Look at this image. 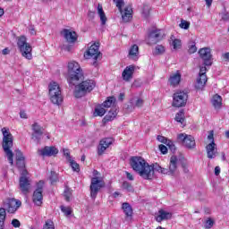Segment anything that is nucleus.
<instances>
[{
	"label": "nucleus",
	"instance_id": "63",
	"mask_svg": "<svg viewBox=\"0 0 229 229\" xmlns=\"http://www.w3.org/2000/svg\"><path fill=\"white\" fill-rule=\"evenodd\" d=\"M208 139V140H211V142H214V132L213 131L209 132Z\"/></svg>",
	"mask_w": 229,
	"mask_h": 229
},
{
	"label": "nucleus",
	"instance_id": "40",
	"mask_svg": "<svg viewBox=\"0 0 229 229\" xmlns=\"http://www.w3.org/2000/svg\"><path fill=\"white\" fill-rule=\"evenodd\" d=\"M165 48L164 47V46L157 45L155 47L154 55H162L163 53H165Z\"/></svg>",
	"mask_w": 229,
	"mask_h": 229
},
{
	"label": "nucleus",
	"instance_id": "48",
	"mask_svg": "<svg viewBox=\"0 0 229 229\" xmlns=\"http://www.w3.org/2000/svg\"><path fill=\"white\" fill-rule=\"evenodd\" d=\"M142 13L145 17H148V15H149V5L143 4Z\"/></svg>",
	"mask_w": 229,
	"mask_h": 229
},
{
	"label": "nucleus",
	"instance_id": "33",
	"mask_svg": "<svg viewBox=\"0 0 229 229\" xmlns=\"http://www.w3.org/2000/svg\"><path fill=\"white\" fill-rule=\"evenodd\" d=\"M105 114H106V110L105 109V107L99 106L98 107L95 108V112H94V116L95 117H103V115H105Z\"/></svg>",
	"mask_w": 229,
	"mask_h": 229
},
{
	"label": "nucleus",
	"instance_id": "16",
	"mask_svg": "<svg viewBox=\"0 0 229 229\" xmlns=\"http://www.w3.org/2000/svg\"><path fill=\"white\" fill-rule=\"evenodd\" d=\"M199 55L200 58L204 61V65L206 66H210L212 65V54L210 53V48L209 47H204L200 48L199 51Z\"/></svg>",
	"mask_w": 229,
	"mask_h": 229
},
{
	"label": "nucleus",
	"instance_id": "31",
	"mask_svg": "<svg viewBox=\"0 0 229 229\" xmlns=\"http://www.w3.org/2000/svg\"><path fill=\"white\" fill-rule=\"evenodd\" d=\"M212 105L215 108H221L223 105V98L219 95H215L212 98Z\"/></svg>",
	"mask_w": 229,
	"mask_h": 229
},
{
	"label": "nucleus",
	"instance_id": "41",
	"mask_svg": "<svg viewBox=\"0 0 229 229\" xmlns=\"http://www.w3.org/2000/svg\"><path fill=\"white\" fill-rule=\"evenodd\" d=\"M179 26L182 28V30H189V28H191V22L182 19Z\"/></svg>",
	"mask_w": 229,
	"mask_h": 229
},
{
	"label": "nucleus",
	"instance_id": "64",
	"mask_svg": "<svg viewBox=\"0 0 229 229\" xmlns=\"http://www.w3.org/2000/svg\"><path fill=\"white\" fill-rule=\"evenodd\" d=\"M224 60H229V52L222 55Z\"/></svg>",
	"mask_w": 229,
	"mask_h": 229
},
{
	"label": "nucleus",
	"instance_id": "30",
	"mask_svg": "<svg viewBox=\"0 0 229 229\" xmlns=\"http://www.w3.org/2000/svg\"><path fill=\"white\" fill-rule=\"evenodd\" d=\"M117 117V109L112 108L107 114L104 117V121L108 122V121H114Z\"/></svg>",
	"mask_w": 229,
	"mask_h": 229
},
{
	"label": "nucleus",
	"instance_id": "13",
	"mask_svg": "<svg viewBox=\"0 0 229 229\" xmlns=\"http://www.w3.org/2000/svg\"><path fill=\"white\" fill-rule=\"evenodd\" d=\"M42 192H44V181H39L37 183V189L33 192L32 196V201L37 205V207H40L42 205V199H44V195H42Z\"/></svg>",
	"mask_w": 229,
	"mask_h": 229
},
{
	"label": "nucleus",
	"instance_id": "37",
	"mask_svg": "<svg viewBox=\"0 0 229 229\" xmlns=\"http://www.w3.org/2000/svg\"><path fill=\"white\" fill-rule=\"evenodd\" d=\"M64 196L65 198V201H71V196H72V192L69 187H65Z\"/></svg>",
	"mask_w": 229,
	"mask_h": 229
},
{
	"label": "nucleus",
	"instance_id": "17",
	"mask_svg": "<svg viewBox=\"0 0 229 229\" xmlns=\"http://www.w3.org/2000/svg\"><path fill=\"white\" fill-rule=\"evenodd\" d=\"M114 143V139L112 138H105L100 140L99 145H98V155H103L105 151H106L107 148L112 146Z\"/></svg>",
	"mask_w": 229,
	"mask_h": 229
},
{
	"label": "nucleus",
	"instance_id": "35",
	"mask_svg": "<svg viewBox=\"0 0 229 229\" xmlns=\"http://www.w3.org/2000/svg\"><path fill=\"white\" fill-rule=\"evenodd\" d=\"M131 11L125 9L124 13H122L123 22H130L131 21Z\"/></svg>",
	"mask_w": 229,
	"mask_h": 229
},
{
	"label": "nucleus",
	"instance_id": "25",
	"mask_svg": "<svg viewBox=\"0 0 229 229\" xmlns=\"http://www.w3.org/2000/svg\"><path fill=\"white\" fill-rule=\"evenodd\" d=\"M180 81H182V74L180 72L174 73L169 78V83L172 87H176L180 85Z\"/></svg>",
	"mask_w": 229,
	"mask_h": 229
},
{
	"label": "nucleus",
	"instance_id": "3",
	"mask_svg": "<svg viewBox=\"0 0 229 229\" xmlns=\"http://www.w3.org/2000/svg\"><path fill=\"white\" fill-rule=\"evenodd\" d=\"M68 83L70 85H76L78 81L85 80L83 70L80 67V64L74 61L68 64Z\"/></svg>",
	"mask_w": 229,
	"mask_h": 229
},
{
	"label": "nucleus",
	"instance_id": "21",
	"mask_svg": "<svg viewBox=\"0 0 229 229\" xmlns=\"http://www.w3.org/2000/svg\"><path fill=\"white\" fill-rule=\"evenodd\" d=\"M208 158H214L217 155V148H216V142L211 141V143L208 144L206 147Z\"/></svg>",
	"mask_w": 229,
	"mask_h": 229
},
{
	"label": "nucleus",
	"instance_id": "44",
	"mask_svg": "<svg viewBox=\"0 0 229 229\" xmlns=\"http://www.w3.org/2000/svg\"><path fill=\"white\" fill-rule=\"evenodd\" d=\"M49 180L51 183H55L58 182V174H56V172H53V171L51 172Z\"/></svg>",
	"mask_w": 229,
	"mask_h": 229
},
{
	"label": "nucleus",
	"instance_id": "19",
	"mask_svg": "<svg viewBox=\"0 0 229 229\" xmlns=\"http://www.w3.org/2000/svg\"><path fill=\"white\" fill-rule=\"evenodd\" d=\"M61 35H64L65 40L69 44H74V42L78 40V35L76 34V32L70 31L67 29L63 30V31H61Z\"/></svg>",
	"mask_w": 229,
	"mask_h": 229
},
{
	"label": "nucleus",
	"instance_id": "52",
	"mask_svg": "<svg viewBox=\"0 0 229 229\" xmlns=\"http://www.w3.org/2000/svg\"><path fill=\"white\" fill-rule=\"evenodd\" d=\"M159 150L163 155H167V147L165 145H159Z\"/></svg>",
	"mask_w": 229,
	"mask_h": 229
},
{
	"label": "nucleus",
	"instance_id": "39",
	"mask_svg": "<svg viewBox=\"0 0 229 229\" xmlns=\"http://www.w3.org/2000/svg\"><path fill=\"white\" fill-rule=\"evenodd\" d=\"M114 4H116V8H118L119 12L123 13V6H124V0H113Z\"/></svg>",
	"mask_w": 229,
	"mask_h": 229
},
{
	"label": "nucleus",
	"instance_id": "38",
	"mask_svg": "<svg viewBox=\"0 0 229 229\" xmlns=\"http://www.w3.org/2000/svg\"><path fill=\"white\" fill-rule=\"evenodd\" d=\"M123 189H124V191H127V192H133V191H134L133 186L131 185V183H130L128 182H123Z\"/></svg>",
	"mask_w": 229,
	"mask_h": 229
},
{
	"label": "nucleus",
	"instance_id": "58",
	"mask_svg": "<svg viewBox=\"0 0 229 229\" xmlns=\"http://www.w3.org/2000/svg\"><path fill=\"white\" fill-rule=\"evenodd\" d=\"M157 140H158V142H162L163 144H165V142H167L166 138L164 136H160V135L157 136Z\"/></svg>",
	"mask_w": 229,
	"mask_h": 229
},
{
	"label": "nucleus",
	"instance_id": "20",
	"mask_svg": "<svg viewBox=\"0 0 229 229\" xmlns=\"http://www.w3.org/2000/svg\"><path fill=\"white\" fill-rule=\"evenodd\" d=\"M133 72H135V66L134 65L127 66L122 73V76L124 81H130V80L133 78Z\"/></svg>",
	"mask_w": 229,
	"mask_h": 229
},
{
	"label": "nucleus",
	"instance_id": "50",
	"mask_svg": "<svg viewBox=\"0 0 229 229\" xmlns=\"http://www.w3.org/2000/svg\"><path fill=\"white\" fill-rule=\"evenodd\" d=\"M15 158L16 160H24V156L21 150H16Z\"/></svg>",
	"mask_w": 229,
	"mask_h": 229
},
{
	"label": "nucleus",
	"instance_id": "56",
	"mask_svg": "<svg viewBox=\"0 0 229 229\" xmlns=\"http://www.w3.org/2000/svg\"><path fill=\"white\" fill-rule=\"evenodd\" d=\"M21 178H28V170L24 169V168H21Z\"/></svg>",
	"mask_w": 229,
	"mask_h": 229
},
{
	"label": "nucleus",
	"instance_id": "6",
	"mask_svg": "<svg viewBox=\"0 0 229 229\" xmlns=\"http://www.w3.org/2000/svg\"><path fill=\"white\" fill-rule=\"evenodd\" d=\"M17 47L23 58H26L27 60H31V58H33L31 54L33 47H31V45L28 43L26 36H21L17 38Z\"/></svg>",
	"mask_w": 229,
	"mask_h": 229
},
{
	"label": "nucleus",
	"instance_id": "49",
	"mask_svg": "<svg viewBox=\"0 0 229 229\" xmlns=\"http://www.w3.org/2000/svg\"><path fill=\"white\" fill-rule=\"evenodd\" d=\"M212 226H214V220H212V218H208L206 221L205 228L210 229V228H212Z\"/></svg>",
	"mask_w": 229,
	"mask_h": 229
},
{
	"label": "nucleus",
	"instance_id": "27",
	"mask_svg": "<svg viewBox=\"0 0 229 229\" xmlns=\"http://www.w3.org/2000/svg\"><path fill=\"white\" fill-rule=\"evenodd\" d=\"M122 208L126 217H131V216H133V209L131 208V206L130 205V203L128 202L123 203Z\"/></svg>",
	"mask_w": 229,
	"mask_h": 229
},
{
	"label": "nucleus",
	"instance_id": "57",
	"mask_svg": "<svg viewBox=\"0 0 229 229\" xmlns=\"http://www.w3.org/2000/svg\"><path fill=\"white\" fill-rule=\"evenodd\" d=\"M222 21H229V13L228 12H225L222 13Z\"/></svg>",
	"mask_w": 229,
	"mask_h": 229
},
{
	"label": "nucleus",
	"instance_id": "2",
	"mask_svg": "<svg viewBox=\"0 0 229 229\" xmlns=\"http://www.w3.org/2000/svg\"><path fill=\"white\" fill-rule=\"evenodd\" d=\"M3 133V149L9 160L11 165H13V152L12 151V148H13V135L10 133V130L5 127L2 128Z\"/></svg>",
	"mask_w": 229,
	"mask_h": 229
},
{
	"label": "nucleus",
	"instance_id": "36",
	"mask_svg": "<svg viewBox=\"0 0 229 229\" xmlns=\"http://www.w3.org/2000/svg\"><path fill=\"white\" fill-rule=\"evenodd\" d=\"M185 114L183 111H180L175 114V121L177 123H181V124H183V122L185 121Z\"/></svg>",
	"mask_w": 229,
	"mask_h": 229
},
{
	"label": "nucleus",
	"instance_id": "5",
	"mask_svg": "<svg viewBox=\"0 0 229 229\" xmlns=\"http://www.w3.org/2000/svg\"><path fill=\"white\" fill-rule=\"evenodd\" d=\"M155 171L161 174H168V176H175L178 173V157L172 156L170 158L169 168L161 167L160 165L155 164Z\"/></svg>",
	"mask_w": 229,
	"mask_h": 229
},
{
	"label": "nucleus",
	"instance_id": "42",
	"mask_svg": "<svg viewBox=\"0 0 229 229\" xmlns=\"http://www.w3.org/2000/svg\"><path fill=\"white\" fill-rule=\"evenodd\" d=\"M69 162H70V165H71L72 169L73 171H75L76 173H80V165L72 159Z\"/></svg>",
	"mask_w": 229,
	"mask_h": 229
},
{
	"label": "nucleus",
	"instance_id": "14",
	"mask_svg": "<svg viewBox=\"0 0 229 229\" xmlns=\"http://www.w3.org/2000/svg\"><path fill=\"white\" fill-rule=\"evenodd\" d=\"M85 58L93 60H101V52L99 51V43H95L84 54Z\"/></svg>",
	"mask_w": 229,
	"mask_h": 229
},
{
	"label": "nucleus",
	"instance_id": "60",
	"mask_svg": "<svg viewBox=\"0 0 229 229\" xmlns=\"http://www.w3.org/2000/svg\"><path fill=\"white\" fill-rule=\"evenodd\" d=\"M88 17H89V19H90V20L94 19V17H96V13H95V12H92V11H89V12L88 13Z\"/></svg>",
	"mask_w": 229,
	"mask_h": 229
},
{
	"label": "nucleus",
	"instance_id": "11",
	"mask_svg": "<svg viewBox=\"0 0 229 229\" xmlns=\"http://www.w3.org/2000/svg\"><path fill=\"white\" fill-rule=\"evenodd\" d=\"M178 142H182L184 148L187 149H194L196 148V140L191 135H187L185 133H180L177 135Z\"/></svg>",
	"mask_w": 229,
	"mask_h": 229
},
{
	"label": "nucleus",
	"instance_id": "59",
	"mask_svg": "<svg viewBox=\"0 0 229 229\" xmlns=\"http://www.w3.org/2000/svg\"><path fill=\"white\" fill-rule=\"evenodd\" d=\"M207 73V66H201L199 70V75H203Z\"/></svg>",
	"mask_w": 229,
	"mask_h": 229
},
{
	"label": "nucleus",
	"instance_id": "8",
	"mask_svg": "<svg viewBox=\"0 0 229 229\" xmlns=\"http://www.w3.org/2000/svg\"><path fill=\"white\" fill-rule=\"evenodd\" d=\"M50 101L54 105H60L64 101V97L62 96V90L60 86L56 82H52L48 86Z\"/></svg>",
	"mask_w": 229,
	"mask_h": 229
},
{
	"label": "nucleus",
	"instance_id": "55",
	"mask_svg": "<svg viewBox=\"0 0 229 229\" xmlns=\"http://www.w3.org/2000/svg\"><path fill=\"white\" fill-rule=\"evenodd\" d=\"M143 105H144V100H142L140 98H139L135 102V106H137L138 108H140V106H142Z\"/></svg>",
	"mask_w": 229,
	"mask_h": 229
},
{
	"label": "nucleus",
	"instance_id": "51",
	"mask_svg": "<svg viewBox=\"0 0 229 229\" xmlns=\"http://www.w3.org/2000/svg\"><path fill=\"white\" fill-rule=\"evenodd\" d=\"M64 157H66V159L68 162H71L72 160V157H71V153L69 152V149H64Z\"/></svg>",
	"mask_w": 229,
	"mask_h": 229
},
{
	"label": "nucleus",
	"instance_id": "28",
	"mask_svg": "<svg viewBox=\"0 0 229 229\" xmlns=\"http://www.w3.org/2000/svg\"><path fill=\"white\" fill-rule=\"evenodd\" d=\"M137 56H139V46L133 45L129 51V58L137 60Z\"/></svg>",
	"mask_w": 229,
	"mask_h": 229
},
{
	"label": "nucleus",
	"instance_id": "18",
	"mask_svg": "<svg viewBox=\"0 0 229 229\" xmlns=\"http://www.w3.org/2000/svg\"><path fill=\"white\" fill-rule=\"evenodd\" d=\"M38 153L40 157H55V155H58V148L47 146L41 149H38Z\"/></svg>",
	"mask_w": 229,
	"mask_h": 229
},
{
	"label": "nucleus",
	"instance_id": "47",
	"mask_svg": "<svg viewBox=\"0 0 229 229\" xmlns=\"http://www.w3.org/2000/svg\"><path fill=\"white\" fill-rule=\"evenodd\" d=\"M61 210L64 213V216H71V214H72L71 208L61 206Z\"/></svg>",
	"mask_w": 229,
	"mask_h": 229
},
{
	"label": "nucleus",
	"instance_id": "23",
	"mask_svg": "<svg viewBox=\"0 0 229 229\" xmlns=\"http://www.w3.org/2000/svg\"><path fill=\"white\" fill-rule=\"evenodd\" d=\"M171 217H173V214L166 212L164 209H160L158 211V216H156V221H157V223H162V221H167V219H171Z\"/></svg>",
	"mask_w": 229,
	"mask_h": 229
},
{
	"label": "nucleus",
	"instance_id": "7",
	"mask_svg": "<svg viewBox=\"0 0 229 229\" xmlns=\"http://www.w3.org/2000/svg\"><path fill=\"white\" fill-rule=\"evenodd\" d=\"M17 47L23 58H26L27 60H31V58H33L31 54L33 47H31V45L28 43L26 36H21L17 38Z\"/></svg>",
	"mask_w": 229,
	"mask_h": 229
},
{
	"label": "nucleus",
	"instance_id": "29",
	"mask_svg": "<svg viewBox=\"0 0 229 229\" xmlns=\"http://www.w3.org/2000/svg\"><path fill=\"white\" fill-rule=\"evenodd\" d=\"M98 13L100 17L101 24L105 26L106 24V15L105 14V11H103V6L101 4L98 5Z\"/></svg>",
	"mask_w": 229,
	"mask_h": 229
},
{
	"label": "nucleus",
	"instance_id": "61",
	"mask_svg": "<svg viewBox=\"0 0 229 229\" xmlns=\"http://www.w3.org/2000/svg\"><path fill=\"white\" fill-rule=\"evenodd\" d=\"M20 117H21V119H28V114H26V112L21 111V112H20Z\"/></svg>",
	"mask_w": 229,
	"mask_h": 229
},
{
	"label": "nucleus",
	"instance_id": "10",
	"mask_svg": "<svg viewBox=\"0 0 229 229\" xmlns=\"http://www.w3.org/2000/svg\"><path fill=\"white\" fill-rule=\"evenodd\" d=\"M103 187H105V182L99 180L98 177L91 178L89 190H90V197L92 198V199H95L96 198H98V193L99 192V191H101V189H103Z\"/></svg>",
	"mask_w": 229,
	"mask_h": 229
},
{
	"label": "nucleus",
	"instance_id": "15",
	"mask_svg": "<svg viewBox=\"0 0 229 229\" xmlns=\"http://www.w3.org/2000/svg\"><path fill=\"white\" fill-rule=\"evenodd\" d=\"M21 205H22V202L15 199H8L6 203H4V207L8 214H15V212H17Z\"/></svg>",
	"mask_w": 229,
	"mask_h": 229
},
{
	"label": "nucleus",
	"instance_id": "53",
	"mask_svg": "<svg viewBox=\"0 0 229 229\" xmlns=\"http://www.w3.org/2000/svg\"><path fill=\"white\" fill-rule=\"evenodd\" d=\"M196 51H198V47H196V44L191 45L189 48V53L192 55L196 53Z\"/></svg>",
	"mask_w": 229,
	"mask_h": 229
},
{
	"label": "nucleus",
	"instance_id": "45",
	"mask_svg": "<svg viewBox=\"0 0 229 229\" xmlns=\"http://www.w3.org/2000/svg\"><path fill=\"white\" fill-rule=\"evenodd\" d=\"M16 165L18 169H24V167H26V163L24 162V159H18L16 160Z\"/></svg>",
	"mask_w": 229,
	"mask_h": 229
},
{
	"label": "nucleus",
	"instance_id": "24",
	"mask_svg": "<svg viewBox=\"0 0 229 229\" xmlns=\"http://www.w3.org/2000/svg\"><path fill=\"white\" fill-rule=\"evenodd\" d=\"M32 130L34 131V134H32L33 139L40 140V137H42L44 133V129L38 123H35L32 124Z\"/></svg>",
	"mask_w": 229,
	"mask_h": 229
},
{
	"label": "nucleus",
	"instance_id": "1",
	"mask_svg": "<svg viewBox=\"0 0 229 229\" xmlns=\"http://www.w3.org/2000/svg\"><path fill=\"white\" fill-rule=\"evenodd\" d=\"M130 165L144 180H153L155 178V164L150 165L142 157H131Z\"/></svg>",
	"mask_w": 229,
	"mask_h": 229
},
{
	"label": "nucleus",
	"instance_id": "26",
	"mask_svg": "<svg viewBox=\"0 0 229 229\" xmlns=\"http://www.w3.org/2000/svg\"><path fill=\"white\" fill-rule=\"evenodd\" d=\"M206 83H207V74L199 75L195 87L198 90H201V89L205 87Z\"/></svg>",
	"mask_w": 229,
	"mask_h": 229
},
{
	"label": "nucleus",
	"instance_id": "22",
	"mask_svg": "<svg viewBox=\"0 0 229 229\" xmlns=\"http://www.w3.org/2000/svg\"><path fill=\"white\" fill-rule=\"evenodd\" d=\"M20 189L22 194H28L30 192V179L20 177Z\"/></svg>",
	"mask_w": 229,
	"mask_h": 229
},
{
	"label": "nucleus",
	"instance_id": "34",
	"mask_svg": "<svg viewBox=\"0 0 229 229\" xmlns=\"http://www.w3.org/2000/svg\"><path fill=\"white\" fill-rule=\"evenodd\" d=\"M115 105V98L109 97L103 103V106L105 108H110V106H114Z\"/></svg>",
	"mask_w": 229,
	"mask_h": 229
},
{
	"label": "nucleus",
	"instance_id": "32",
	"mask_svg": "<svg viewBox=\"0 0 229 229\" xmlns=\"http://www.w3.org/2000/svg\"><path fill=\"white\" fill-rule=\"evenodd\" d=\"M4 221H6V209L0 208V229H4Z\"/></svg>",
	"mask_w": 229,
	"mask_h": 229
},
{
	"label": "nucleus",
	"instance_id": "12",
	"mask_svg": "<svg viewBox=\"0 0 229 229\" xmlns=\"http://www.w3.org/2000/svg\"><path fill=\"white\" fill-rule=\"evenodd\" d=\"M162 38H164V30L156 29L152 30L148 33L146 41L148 46H153L155 44H158Z\"/></svg>",
	"mask_w": 229,
	"mask_h": 229
},
{
	"label": "nucleus",
	"instance_id": "9",
	"mask_svg": "<svg viewBox=\"0 0 229 229\" xmlns=\"http://www.w3.org/2000/svg\"><path fill=\"white\" fill-rule=\"evenodd\" d=\"M189 99V92L187 90L177 91L174 94L173 106L182 108L187 105Z\"/></svg>",
	"mask_w": 229,
	"mask_h": 229
},
{
	"label": "nucleus",
	"instance_id": "46",
	"mask_svg": "<svg viewBox=\"0 0 229 229\" xmlns=\"http://www.w3.org/2000/svg\"><path fill=\"white\" fill-rule=\"evenodd\" d=\"M172 46L174 49H180V47H182V41L180 39H174L172 42Z\"/></svg>",
	"mask_w": 229,
	"mask_h": 229
},
{
	"label": "nucleus",
	"instance_id": "43",
	"mask_svg": "<svg viewBox=\"0 0 229 229\" xmlns=\"http://www.w3.org/2000/svg\"><path fill=\"white\" fill-rule=\"evenodd\" d=\"M43 229H55V224L51 220H47L43 225Z\"/></svg>",
	"mask_w": 229,
	"mask_h": 229
},
{
	"label": "nucleus",
	"instance_id": "62",
	"mask_svg": "<svg viewBox=\"0 0 229 229\" xmlns=\"http://www.w3.org/2000/svg\"><path fill=\"white\" fill-rule=\"evenodd\" d=\"M125 174L128 180H130L131 182H133V175L130 172H126Z\"/></svg>",
	"mask_w": 229,
	"mask_h": 229
},
{
	"label": "nucleus",
	"instance_id": "4",
	"mask_svg": "<svg viewBox=\"0 0 229 229\" xmlns=\"http://www.w3.org/2000/svg\"><path fill=\"white\" fill-rule=\"evenodd\" d=\"M81 82L75 86L73 95L75 98H80L87 96L89 92H92L96 87L94 80L81 81Z\"/></svg>",
	"mask_w": 229,
	"mask_h": 229
},
{
	"label": "nucleus",
	"instance_id": "54",
	"mask_svg": "<svg viewBox=\"0 0 229 229\" xmlns=\"http://www.w3.org/2000/svg\"><path fill=\"white\" fill-rule=\"evenodd\" d=\"M12 225L14 228H19L21 226V222L17 219H13Z\"/></svg>",
	"mask_w": 229,
	"mask_h": 229
}]
</instances>
